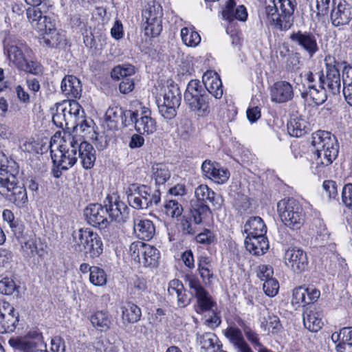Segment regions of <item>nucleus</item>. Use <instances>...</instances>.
Returning a JSON list of instances; mask_svg holds the SVG:
<instances>
[{"label": "nucleus", "mask_w": 352, "mask_h": 352, "mask_svg": "<svg viewBox=\"0 0 352 352\" xmlns=\"http://www.w3.org/2000/svg\"><path fill=\"white\" fill-rule=\"evenodd\" d=\"M129 253L134 261L144 267L157 266L160 252L153 246L142 241H135L131 244Z\"/></svg>", "instance_id": "8"}, {"label": "nucleus", "mask_w": 352, "mask_h": 352, "mask_svg": "<svg viewBox=\"0 0 352 352\" xmlns=\"http://www.w3.org/2000/svg\"><path fill=\"white\" fill-rule=\"evenodd\" d=\"M89 280L96 286H102L106 284L107 276L103 270L96 266H92Z\"/></svg>", "instance_id": "51"}, {"label": "nucleus", "mask_w": 352, "mask_h": 352, "mask_svg": "<svg viewBox=\"0 0 352 352\" xmlns=\"http://www.w3.org/2000/svg\"><path fill=\"white\" fill-rule=\"evenodd\" d=\"M34 25V29L42 34L47 33V32H52L56 28V21L50 16H45L43 19H39Z\"/></svg>", "instance_id": "49"}, {"label": "nucleus", "mask_w": 352, "mask_h": 352, "mask_svg": "<svg viewBox=\"0 0 352 352\" xmlns=\"http://www.w3.org/2000/svg\"><path fill=\"white\" fill-rule=\"evenodd\" d=\"M331 340L336 344L337 352H352V327H344L340 332L333 333Z\"/></svg>", "instance_id": "22"}, {"label": "nucleus", "mask_w": 352, "mask_h": 352, "mask_svg": "<svg viewBox=\"0 0 352 352\" xmlns=\"http://www.w3.org/2000/svg\"><path fill=\"white\" fill-rule=\"evenodd\" d=\"M61 90L68 98H79L82 92L81 82L73 75L66 76L62 80Z\"/></svg>", "instance_id": "25"}, {"label": "nucleus", "mask_w": 352, "mask_h": 352, "mask_svg": "<svg viewBox=\"0 0 352 352\" xmlns=\"http://www.w3.org/2000/svg\"><path fill=\"white\" fill-rule=\"evenodd\" d=\"M142 17L145 21L162 19V9L161 6L155 1L148 3L142 11Z\"/></svg>", "instance_id": "41"}, {"label": "nucleus", "mask_w": 352, "mask_h": 352, "mask_svg": "<svg viewBox=\"0 0 352 352\" xmlns=\"http://www.w3.org/2000/svg\"><path fill=\"white\" fill-rule=\"evenodd\" d=\"M203 83L208 92L215 98H220L223 95L222 82L217 73L207 71L202 77Z\"/></svg>", "instance_id": "23"}, {"label": "nucleus", "mask_w": 352, "mask_h": 352, "mask_svg": "<svg viewBox=\"0 0 352 352\" xmlns=\"http://www.w3.org/2000/svg\"><path fill=\"white\" fill-rule=\"evenodd\" d=\"M181 36L184 43L188 47H196L201 41L198 32L188 28L181 30Z\"/></svg>", "instance_id": "44"}, {"label": "nucleus", "mask_w": 352, "mask_h": 352, "mask_svg": "<svg viewBox=\"0 0 352 352\" xmlns=\"http://www.w3.org/2000/svg\"><path fill=\"white\" fill-rule=\"evenodd\" d=\"M235 1L234 0H228L225 9L222 12V15L223 19L228 20V21H232L235 18Z\"/></svg>", "instance_id": "64"}, {"label": "nucleus", "mask_w": 352, "mask_h": 352, "mask_svg": "<svg viewBox=\"0 0 352 352\" xmlns=\"http://www.w3.org/2000/svg\"><path fill=\"white\" fill-rule=\"evenodd\" d=\"M2 217L3 221L7 222L16 236H21L24 232L25 226L19 219H16L13 212L10 210L5 209L3 211Z\"/></svg>", "instance_id": "39"}, {"label": "nucleus", "mask_w": 352, "mask_h": 352, "mask_svg": "<svg viewBox=\"0 0 352 352\" xmlns=\"http://www.w3.org/2000/svg\"><path fill=\"white\" fill-rule=\"evenodd\" d=\"M223 333L232 346H234L245 339L242 331L234 324L228 326L223 330Z\"/></svg>", "instance_id": "46"}, {"label": "nucleus", "mask_w": 352, "mask_h": 352, "mask_svg": "<svg viewBox=\"0 0 352 352\" xmlns=\"http://www.w3.org/2000/svg\"><path fill=\"white\" fill-rule=\"evenodd\" d=\"M278 282L273 278L267 279L263 286L265 293L269 296H276L278 293Z\"/></svg>", "instance_id": "58"}, {"label": "nucleus", "mask_w": 352, "mask_h": 352, "mask_svg": "<svg viewBox=\"0 0 352 352\" xmlns=\"http://www.w3.org/2000/svg\"><path fill=\"white\" fill-rule=\"evenodd\" d=\"M153 177L156 185H162L170 178V174L166 166L157 164L152 167Z\"/></svg>", "instance_id": "45"}, {"label": "nucleus", "mask_w": 352, "mask_h": 352, "mask_svg": "<svg viewBox=\"0 0 352 352\" xmlns=\"http://www.w3.org/2000/svg\"><path fill=\"white\" fill-rule=\"evenodd\" d=\"M342 199L347 208L352 209V184H346L343 187Z\"/></svg>", "instance_id": "63"}, {"label": "nucleus", "mask_w": 352, "mask_h": 352, "mask_svg": "<svg viewBox=\"0 0 352 352\" xmlns=\"http://www.w3.org/2000/svg\"><path fill=\"white\" fill-rule=\"evenodd\" d=\"M201 170L206 177L218 184L225 183L230 177L228 169L221 168L219 164L208 160L203 162Z\"/></svg>", "instance_id": "19"}, {"label": "nucleus", "mask_w": 352, "mask_h": 352, "mask_svg": "<svg viewBox=\"0 0 352 352\" xmlns=\"http://www.w3.org/2000/svg\"><path fill=\"white\" fill-rule=\"evenodd\" d=\"M307 289L305 287H298L294 289L293 291V297H292V303L293 304H299L304 303L307 304Z\"/></svg>", "instance_id": "59"}, {"label": "nucleus", "mask_w": 352, "mask_h": 352, "mask_svg": "<svg viewBox=\"0 0 352 352\" xmlns=\"http://www.w3.org/2000/svg\"><path fill=\"white\" fill-rule=\"evenodd\" d=\"M195 201H201L206 204L210 203L215 207H219L221 204L220 195L216 194L207 185H199L195 190Z\"/></svg>", "instance_id": "26"}, {"label": "nucleus", "mask_w": 352, "mask_h": 352, "mask_svg": "<svg viewBox=\"0 0 352 352\" xmlns=\"http://www.w3.org/2000/svg\"><path fill=\"white\" fill-rule=\"evenodd\" d=\"M4 52L8 58L16 67L26 57H30L31 50L23 42L6 38L4 42Z\"/></svg>", "instance_id": "12"}, {"label": "nucleus", "mask_w": 352, "mask_h": 352, "mask_svg": "<svg viewBox=\"0 0 352 352\" xmlns=\"http://www.w3.org/2000/svg\"><path fill=\"white\" fill-rule=\"evenodd\" d=\"M124 111L122 108L117 106L109 107L105 113L106 120L110 122L118 124L119 122H122Z\"/></svg>", "instance_id": "56"}, {"label": "nucleus", "mask_w": 352, "mask_h": 352, "mask_svg": "<svg viewBox=\"0 0 352 352\" xmlns=\"http://www.w3.org/2000/svg\"><path fill=\"white\" fill-rule=\"evenodd\" d=\"M63 144L60 145L59 155H51L53 163L58 168L67 170L76 164L77 156V138L68 134L63 137Z\"/></svg>", "instance_id": "6"}, {"label": "nucleus", "mask_w": 352, "mask_h": 352, "mask_svg": "<svg viewBox=\"0 0 352 352\" xmlns=\"http://www.w3.org/2000/svg\"><path fill=\"white\" fill-rule=\"evenodd\" d=\"M238 323L242 327L246 338L252 344L258 346L259 349L263 346L260 342L258 335L250 327L245 324L244 322L241 320Z\"/></svg>", "instance_id": "54"}, {"label": "nucleus", "mask_w": 352, "mask_h": 352, "mask_svg": "<svg viewBox=\"0 0 352 352\" xmlns=\"http://www.w3.org/2000/svg\"><path fill=\"white\" fill-rule=\"evenodd\" d=\"M104 203L107 215L110 221H115L119 223H124L127 221L129 217V209L124 202L117 199L113 201L112 197H107Z\"/></svg>", "instance_id": "16"}, {"label": "nucleus", "mask_w": 352, "mask_h": 352, "mask_svg": "<svg viewBox=\"0 0 352 352\" xmlns=\"http://www.w3.org/2000/svg\"><path fill=\"white\" fill-rule=\"evenodd\" d=\"M340 74L339 70L336 67V66L327 64L324 85H327L328 89L334 95L339 94L340 90Z\"/></svg>", "instance_id": "32"}, {"label": "nucleus", "mask_w": 352, "mask_h": 352, "mask_svg": "<svg viewBox=\"0 0 352 352\" xmlns=\"http://www.w3.org/2000/svg\"><path fill=\"white\" fill-rule=\"evenodd\" d=\"M127 195V200L130 206L135 209H143L148 208L149 201L142 200L139 195H138L136 191L128 192V188L126 190Z\"/></svg>", "instance_id": "53"}, {"label": "nucleus", "mask_w": 352, "mask_h": 352, "mask_svg": "<svg viewBox=\"0 0 352 352\" xmlns=\"http://www.w3.org/2000/svg\"><path fill=\"white\" fill-rule=\"evenodd\" d=\"M19 322V314L12 313L6 315L2 319L0 333L12 332Z\"/></svg>", "instance_id": "47"}, {"label": "nucleus", "mask_w": 352, "mask_h": 352, "mask_svg": "<svg viewBox=\"0 0 352 352\" xmlns=\"http://www.w3.org/2000/svg\"><path fill=\"white\" fill-rule=\"evenodd\" d=\"M197 339L202 349H210L217 346L218 351L222 348V344H219V340L214 333L206 332L202 334L197 333Z\"/></svg>", "instance_id": "38"}, {"label": "nucleus", "mask_w": 352, "mask_h": 352, "mask_svg": "<svg viewBox=\"0 0 352 352\" xmlns=\"http://www.w3.org/2000/svg\"><path fill=\"white\" fill-rule=\"evenodd\" d=\"M266 231V226L260 217H250L244 226V232L247 236H262L265 234Z\"/></svg>", "instance_id": "33"}, {"label": "nucleus", "mask_w": 352, "mask_h": 352, "mask_svg": "<svg viewBox=\"0 0 352 352\" xmlns=\"http://www.w3.org/2000/svg\"><path fill=\"white\" fill-rule=\"evenodd\" d=\"M92 325L100 331L108 330L111 324V320L108 311H97L90 317Z\"/></svg>", "instance_id": "35"}, {"label": "nucleus", "mask_w": 352, "mask_h": 352, "mask_svg": "<svg viewBox=\"0 0 352 352\" xmlns=\"http://www.w3.org/2000/svg\"><path fill=\"white\" fill-rule=\"evenodd\" d=\"M181 93L176 85H170L165 90L162 104H158L162 116L166 119H171L176 116V109L181 102Z\"/></svg>", "instance_id": "9"}, {"label": "nucleus", "mask_w": 352, "mask_h": 352, "mask_svg": "<svg viewBox=\"0 0 352 352\" xmlns=\"http://www.w3.org/2000/svg\"><path fill=\"white\" fill-rule=\"evenodd\" d=\"M16 67L32 74H38L41 72L40 64L36 61L31 60L30 57H26Z\"/></svg>", "instance_id": "52"}, {"label": "nucleus", "mask_w": 352, "mask_h": 352, "mask_svg": "<svg viewBox=\"0 0 352 352\" xmlns=\"http://www.w3.org/2000/svg\"><path fill=\"white\" fill-rule=\"evenodd\" d=\"M285 263L294 273L300 274L308 267L307 253L298 248H288L285 253Z\"/></svg>", "instance_id": "13"}, {"label": "nucleus", "mask_w": 352, "mask_h": 352, "mask_svg": "<svg viewBox=\"0 0 352 352\" xmlns=\"http://www.w3.org/2000/svg\"><path fill=\"white\" fill-rule=\"evenodd\" d=\"M54 123L60 128L64 126L76 129L83 127L85 122V112L80 104L76 100H65L56 104V112L52 117Z\"/></svg>", "instance_id": "2"}, {"label": "nucleus", "mask_w": 352, "mask_h": 352, "mask_svg": "<svg viewBox=\"0 0 352 352\" xmlns=\"http://www.w3.org/2000/svg\"><path fill=\"white\" fill-rule=\"evenodd\" d=\"M135 130L140 134H150L153 133L156 130L155 121L146 115V112L144 111L142 113V116L138 120H136V126H135Z\"/></svg>", "instance_id": "37"}, {"label": "nucleus", "mask_w": 352, "mask_h": 352, "mask_svg": "<svg viewBox=\"0 0 352 352\" xmlns=\"http://www.w3.org/2000/svg\"><path fill=\"white\" fill-rule=\"evenodd\" d=\"M261 326H265L268 332L273 335L278 334L283 329L282 324L277 316L274 314H268L267 317L263 318Z\"/></svg>", "instance_id": "43"}, {"label": "nucleus", "mask_w": 352, "mask_h": 352, "mask_svg": "<svg viewBox=\"0 0 352 352\" xmlns=\"http://www.w3.org/2000/svg\"><path fill=\"white\" fill-rule=\"evenodd\" d=\"M312 145L317 155L318 165L329 166L338 157L339 144L335 135L326 131H318L312 135Z\"/></svg>", "instance_id": "3"}, {"label": "nucleus", "mask_w": 352, "mask_h": 352, "mask_svg": "<svg viewBox=\"0 0 352 352\" xmlns=\"http://www.w3.org/2000/svg\"><path fill=\"white\" fill-rule=\"evenodd\" d=\"M296 0H268L265 1V14L272 25L280 30H287L294 23Z\"/></svg>", "instance_id": "1"}, {"label": "nucleus", "mask_w": 352, "mask_h": 352, "mask_svg": "<svg viewBox=\"0 0 352 352\" xmlns=\"http://www.w3.org/2000/svg\"><path fill=\"white\" fill-rule=\"evenodd\" d=\"M271 100L277 103H285L293 99L294 92L292 85L285 80L276 82L271 87Z\"/></svg>", "instance_id": "20"}, {"label": "nucleus", "mask_w": 352, "mask_h": 352, "mask_svg": "<svg viewBox=\"0 0 352 352\" xmlns=\"http://www.w3.org/2000/svg\"><path fill=\"white\" fill-rule=\"evenodd\" d=\"M190 294L196 297L201 311H207L214 305L208 292L201 285L200 281L193 276L186 277Z\"/></svg>", "instance_id": "11"}, {"label": "nucleus", "mask_w": 352, "mask_h": 352, "mask_svg": "<svg viewBox=\"0 0 352 352\" xmlns=\"http://www.w3.org/2000/svg\"><path fill=\"white\" fill-rule=\"evenodd\" d=\"M14 281L8 277L0 280V293L4 295H11L16 289Z\"/></svg>", "instance_id": "57"}, {"label": "nucleus", "mask_w": 352, "mask_h": 352, "mask_svg": "<svg viewBox=\"0 0 352 352\" xmlns=\"http://www.w3.org/2000/svg\"><path fill=\"white\" fill-rule=\"evenodd\" d=\"M142 311L140 308L132 302H126L122 307V320L129 323H135L140 320Z\"/></svg>", "instance_id": "36"}, {"label": "nucleus", "mask_w": 352, "mask_h": 352, "mask_svg": "<svg viewBox=\"0 0 352 352\" xmlns=\"http://www.w3.org/2000/svg\"><path fill=\"white\" fill-rule=\"evenodd\" d=\"M324 82H318V88L309 87V90L301 92V97L307 101H312L316 105L322 104L327 100Z\"/></svg>", "instance_id": "30"}, {"label": "nucleus", "mask_w": 352, "mask_h": 352, "mask_svg": "<svg viewBox=\"0 0 352 352\" xmlns=\"http://www.w3.org/2000/svg\"><path fill=\"white\" fill-rule=\"evenodd\" d=\"M207 97L198 80H191L188 82L184 93V100L190 109L199 116H204L209 113Z\"/></svg>", "instance_id": "7"}, {"label": "nucleus", "mask_w": 352, "mask_h": 352, "mask_svg": "<svg viewBox=\"0 0 352 352\" xmlns=\"http://www.w3.org/2000/svg\"><path fill=\"white\" fill-rule=\"evenodd\" d=\"M76 251H84L86 256L98 257L103 251L100 236L90 228H80L72 234Z\"/></svg>", "instance_id": "4"}, {"label": "nucleus", "mask_w": 352, "mask_h": 352, "mask_svg": "<svg viewBox=\"0 0 352 352\" xmlns=\"http://www.w3.org/2000/svg\"><path fill=\"white\" fill-rule=\"evenodd\" d=\"M18 179L13 173H12L8 166H1L0 168V194H5L8 189L14 186Z\"/></svg>", "instance_id": "34"}, {"label": "nucleus", "mask_w": 352, "mask_h": 352, "mask_svg": "<svg viewBox=\"0 0 352 352\" xmlns=\"http://www.w3.org/2000/svg\"><path fill=\"white\" fill-rule=\"evenodd\" d=\"M87 223L100 229L106 228L110 223L104 206L99 204L89 205L84 210Z\"/></svg>", "instance_id": "14"}, {"label": "nucleus", "mask_w": 352, "mask_h": 352, "mask_svg": "<svg viewBox=\"0 0 352 352\" xmlns=\"http://www.w3.org/2000/svg\"><path fill=\"white\" fill-rule=\"evenodd\" d=\"M322 313L319 308L312 305L303 312L305 327L312 332L318 331L323 326Z\"/></svg>", "instance_id": "21"}, {"label": "nucleus", "mask_w": 352, "mask_h": 352, "mask_svg": "<svg viewBox=\"0 0 352 352\" xmlns=\"http://www.w3.org/2000/svg\"><path fill=\"white\" fill-rule=\"evenodd\" d=\"M27 17L29 21L34 28L36 22H39V19H43L45 15H43L42 12L37 7H30L26 10Z\"/></svg>", "instance_id": "61"}, {"label": "nucleus", "mask_w": 352, "mask_h": 352, "mask_svg": "<svg viewBox=\"0 0 352 352\" xmlns=\"http://www.w3.org/2000/svg\"><path fill=\"white\" fill-rule=\"evenodd\" d=\"M9 344L22 352H47L41 334L37 332L30 333L24 338L10 339Z\"/></svg>", "instance_id": "10"}, {"label": "nucleus", "mask_w": 352, "mask_h": 352, "mask_svg": "<svg viewBox=\"0 0 352 352\" xmlns=\"http://www.w3.org/2000/svg\"><path fill=\"white\" fill-rule=\"evenodd\" d=\"M245 245L247 250L254 255H262L269 248V243L265 235L247 236L245 239Z\"/></svg>", "instance_id": "24"}, {"label": "nucleus", "mask_w": 352, "mask_h": 352, "mask_svg": "<svg viewBox=\"0 0 352 352\" xmlns=\"http://www.w3.org/2000/svg\"><path fill=\"white\" fill-rule=\"evenodd\" d=\"M42 40L46 47L57 48L63 45L66 39L64 34L55 30L42 34Z\"/></svg>", "instance_id": "40"}, {"label": "nucleus", "mask_w": 352, "mask_h": 352, "mask_svg": "<svg viewBox=\"0 0 352 352\" xmlns=\"http://www.w3.org/2000/svg\"><path fill=\"white\" fill-rule=\"evenodd\" d=\"M164 211L167 216L177 217L182 214L183 208L176 200H168L164 205Z\"/></svg>", "instance_id": "55"}, {"label": "nucleus", "mask_w": 352, "mask_h": 352, "mask_svg": "<svg viewBox=\"0 0 352 352\" xmlns=\"http://www.w3.org/2000/svg\"><path fill=\"white\" fill-rule=\"evenodd\" d=\"M190 219H192L196 225L202 223L211 214L208 206L199 201H190Z\"/></svg>", "instance_id": "28"}, {"label": "nucleus", "mask_w": 352, "mask_h": 352, "mask_svg": "<svg viewBox=\"0 0 352 352\" xmlns=\"http://www.w3.org/2000/svg\"><path fill=\"white\" fill-rule=\"evenodd\" d=\"M136 191L138 195L142 200H148L151 188L146 186H138L136 184H132L128 188V192Z\"/></svg>", "instance_id": "60"}, {"label": "nucleus", "mask_w": 352, "mask_h": 352, "mask_svg": "<svg viewBox=\"0 0 352 352\" xmlns=\"http://www.w3.org/2000/svg\"><path fill=\"white\" fill-rule=\"evenodd\" d=\"M134 231L139 239L149 241L153 237L155 228L150 220L136 219L134 220Z\"/></svg>", "instance_id": "31"}, {"label": "nucleus", "mask_w": 352, "mask_h": 352, "mask_svg": "<svg viewBox=\"0 0 352 352\" xmlns=\"http://www.w3.org/2000/svg\"><path fill=\"white\" fill-rule=\"evenodd\" d=\"M290 39L307 52L310 58L313 57L319 50L316 37L311 32L298 30L290 35Z\"/></svg>", "instance_id": "15"}, {"label": "nucleus", "mask_w": 352, "mask_h": 352, "mask_svg": "<svg viewBox=\"0 0 352 352\" xmlns=\"http://www.w3.org/2000/svg\"><path fill=\"white\" fill-rule=\"evenodd\" d=\"M135 73V67L130 64H124L115 67L111 72V76L115 80L129 78Z\"/></svg>", "instance_id": "48"}, {"label": "nucleus", "mask_w": 352, "mask_h": 352, "mask_svg": "<svg viewBox=\"0 0 352 352\" xmlns=\"http://www.w3.org/2000/svg\"><path fill=\"white\" fill-rule=\"evenodd\" d=\"M277 210L282 222L290 229L298 230L304 224L305 214L300 203L294 199L279 201Z\"/></svg>", "instance_id": "5"}, {"label": "nucleus", "mask_w": 352, "mask_h": 352, "mask_svg": "<svg viewBox=\"0 0 352 352\" xmlns=\"http://www.w3.org/2000/svg\"><path fill=\"white\" fill-rule=\"evenodd\" d=\"M1 195L4 196L10 201L14 204L16 206L21 208L28 201V196L26 189L23 186H20L18 182L14 186H12L8 189V192Z\"/></svg>", "instance_id": "29"}, {"label": "nucleus", "mask_w": 352, "mask_h": 352, "mask_svg": "<svg viewBox=\"0 0 352 352\" xmlns=\"http://www.w3.org/2000/svg\"><path fill=\"white\" fill-rule=\"evenodd\" d=\"M287 131L290 135L300 137L307 133V122L300 118H294L287 124Z\"/></svg>", "instance_id": "42"}, {"label": "nucleus", "mask_w": 352, "mask_h": 352, "mask_svg": "<svg viewBox=\"0 0 352 352\" xmlns=\"http://www.w3.org/2000/svg\"><path fill=\"white\" fill-rule=\"evenodd\" d=\"M352 19L351 7L346 2H340L333 6L330 14V21L334 27L346 25Z\"/></svg>", "instance_id": "18"}, {"label": "nucleus", "mask_w": 352, "mask_h": 352, "mask_svg": "<svg viewBox=\"0 0 352 352\" xmlns=\"http://www.w3.org/2000/svg\"><path fill=\"white\" fill-rule=\"evenodd\" d=\"M24 247L30 250L32 254H36L40 256L44 253V250L40 241H37L33 239L28 240L25 243Z\"/></svg>", "instance_id": "62"}, {"label": "nucleus", "mask_w": 352, "mask_h": 352, "mask_svg": "<svg viewBox=\"0 0 352 352\" xmlns=\"http://www.w3.org/2000/svg\"><path fill=\"white\" fill-rule=\"evenodd\" d=\"M168 292L173 300L177 299V305L181 307L187 306L190 302L185 293L183 284L179 280L175 279L169 283Z\"/></svg>", "instance_id": "27"}, {"label": "nucleus", "mask_w": 352, "mask_h": 352, "mask_svg": "<svg viewBox=\"0 0 352 352\" xmlns=\"http://www.w3.org/2000/svg\"><path fill=\"white\" fill-rule=\"evenodd\" d=\"M143 28L146 35L152 37L157 36L162 30V19L145 21Z\"/></svg>", "instance_id": "50"}, {"label": "nucleus", "mask_w": 352, "mask_h": 352, "mask_svg": "<svg viewBox=\"0 0 352 352\" xmlns=\"http://www.w3.org/2000/svg\"><path fill=\"white\" fill-rule=\"evenodd\" d=\"M77 156L82 166L86 170L92 168L96 160V149L90 143L80 138H77Z\"/></svg>", "instance_id": "17"}]
</instances>
